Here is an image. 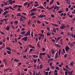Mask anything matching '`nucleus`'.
Wrapping results in <instances>:
<instances>
[{"label":"nucleus","instance_id":"f257e3e1","mask_svg":"<svg viewBox=\"0 0 75 75\" xmlns=\"http://www.w3.org/2000/svg\"><path fill=\"white\" fill-rule=\"evenodd\" d=\"M30 31L29 30L28 31V32H27L25 35L24 36H28V35H30Z\"/></svg>","mask_w":75,"mask_h":75},{"label":"nucleus","instance_id":"f03ea898","mask_svg":"<svg viewBox=\"0 0 75 75\" xmlns=\"http://www.w3.org/2000/svg\"><path fill=\"white\" fill-rule=\"evenodd\" d=\"M69 49L70 47H69V46H66L65 48V50L66 52H67V51L69 50Z\"/></svg>","mask_w":75,"mask_h":75},{"label":"nucleus","instance_id":"7ed1b4c3","mask_svg":"<svg viewBox=\"0 0 75 75\" xmlns=\"http://www.w3.org/2000/svg\"><path fill=\"white\" fill-rule=\"evenodd\" d=\"M28 38V37H25L24 38H23L22 39V40H23V41H27V40Z\"/></svg>","mask_w":75,"mask_h":75},{"label":"nucleus","instance_id":"20e7f679","mask_svg":"<svg viewBox=\"0 0 75 75\" xmlns=\"http://www.w3.org/2000/svg\"><path fill=\"white\" fill-rule=\"evenodd\" d=\"M46 16L45 15H41L40 16H38V17L39 18H43L46 17Z\"/></svg>","mask_w":75,"mask_h":75},{"label":"nucleus","instance_id":"39448f33","mask_svg":"<svg viewBox=\"0 0 75 75\" xmlns=\"http://www.w3.org/2000/svg\"><path fill=\"white\" fill-rule=\"evenodd\" d=\"M73 72H74V70H73L71 71H68V73L69 74V75H72V73H73Z\"/></svg>","mask_w":75,"mask_h":75},{"label":"nucleus","instance_id":"423d86ee","mask_svg":"<svg viewBox=\"0 0 75 75\" xmlns=\"http://www.w3.org/2000/svg\"><path fill=\"white\" fill-rule=\"evenodd\" d=\"M9 11H5L2 14V16H5V15H6V14L8 13V12H9Z\"/></svg>","mask_w":75,"mask_h":75},{"label":"nucleus","instance_id":"0eeeda50","mask_svg":"<svg viewBox=\"0 0 75 75\" xmlns=\"http://www.w3.org/2000/svg\"><path fill=\"white\" fill-rule=\"evenodd\" d=\"M58 52L57 51L55 55V59H57V58L58 57Z\"/></svg>","mask_w":75,"mask_h":75},{"label":"nucleus","instance_id":"6e6552de","mask_svg":"<svg viewBox=\"0 0 75 75\" xmlns=\"http://www.w3.org/2000/svg\"><path fill=\"white\" fill-rule=\"evenodd\" d=\"M7 61H8V60L6 59H4L3 60V62L6 64L7 62Z\"/></svg>","mask_w":75,"mask_h":75},{"label":"nucleus","instance_id":"1a4fd4ad","mask_svg":"<svg viewBox=\"0 0 75 75\" xmlns=\"http://www.w3.org/2000/svg\"><path fill=\"white\" fill-rule=\"evenodd\" d=\"M55 46H56V47H59V48H60V47H61V46L59 44H55Z\"/></svg>","mask_w":75,"mask_h":75},{"label":"nucleus","instance_id":"9d476101","mask_svg":"<svg viewBox=\"0 0 75 75\" xmlns=\"http://www.w3.org/2000/svg\"><path fill=\"white\" fill-rule=\"evenodd\" d=\"M33 58H38V56L36 55H33Z\"/></svg>","mask_w":75,"mask_h":75},{"label":"nucleus","instance_id":"9b49d317","mask_svg":"<svg viewBox=\"0 0 75 75\" xmlns=\"http://www.w3.org/2000/svg\"><path fill=\"white\" fill-rule=\"evenodd\" d=\"M51 51L52 52V53L53 54H54V53H55V50L54 49H51Z\"/></svg>","mask_w":75,"mask_h":75},{"label":"nucleus","instance_id":"f8f14e48","mask_svg":"<svg viewBox=\"0 0 75 75\" xmlns=\"http://www.w3.org/2000/svg\"><path fill=\"white\" fill-rule=\"evenodd\" d=\"M74 64V62L73 61H72V62H71L70 63V65L71 67H73Z\"/></svg>","mask_w":75,"mask_h":75},{"label":"nucleus","instance_id":"ddd939ff","mask_svg":"<svg viewBox=\"0 0 75 75\" xmlns=\"http://www.w3.org/2000/svg\"><path fill=\"white\" fill-rule=\"evenodd\" d=\"M43 67V65L42 64H40V69H41Z\"/></svg>","mask_w":75,"mask_h":75},{"label":"nucleus","instance_id":"4468645a","mask_svg":"<svg viewBox=\"0 0 75 75\" xmlns=\"http://www.w3.org/2000/svg\"><path fill=\"white\" fill-rule=\"evenodd\" d=\"M33 60L34 61V62L35 63H36L37 62V59H35L34 58H33Z\"/></svg>","mask_w":75,"mask_h":75},{"label":"nucleus","instance_id":"2eb2a0df","mask_svg":"<svg viewBox=\"0 0 75 75\" xmlns=\"http://www.w3.org/2000/svg\"><path fill=\"white\" fill-rule=\"evenodd\" d=\"M3 46H2V47L0 48V50H2V48H4V47H5V45L4 43H3Z\"/></svg>","mask_w":75,"mask_h":75},{"label":"nucleus","instance_id":"dca6fc26","mask_svg":"<svg viewBox=\"0 0 75 75\" xmlns=\"http://www.w3.org/2000/svg\"><path fill=\"white\" fill-rule=\"evenodd\" d=\"M14 62H19V61L17 59H15L14 60Z\"/></svg>","mask_w":75,"mask_h":75},{"label":"nucleus","instance_id":"f3484780","mask_svg":"<svg viewBox=\"0 0 75 75\" xmlns=\"http://www.w3.org/2000/svg\"><path fill=\"white\" fill-rule=\"evenodd\" d=\"M7 54H9V55H10V54H11V52L8 50H7Z\"/></svg>","mask_w":75,"mask_h":75},{"label":"nucleus","instance_id":"a211bd4d","mask_svg":"<svg viewBox=\"0 0 75 75\" xmlns=\"http://www.w3.org/2000/svg\"><path fill=\"white\" fill-rule=\"evenodd\" d=\"M35 15V14L34 13V12H31V14L30 15V16H34V15Z\"/></svg>","mask_w":75,"mask_h":75},{"label":"nucleus","instance_id":"6ab92c4d","mask_svg":"<svg viewBox=\"0 0 75 75\" xmlns=\"http://www.w3.org/2000/svg\"><path fill=\"white\" fill-rule=\"evenodd\" d=\"M62 38V36H61L60 37H59L57 38V42L59 41V40H60V39Z\"/></svg>","mask_w":75,"mask_h":75},{"label":"nucleus","instance_id":"aec40b11","mask_svg":"<svg viewBox=\"0 0 75 75\" xmlns=\"http://www.w3.org/2000/svg\"><path fill=\"white\" fill-rule=\"evenodd\" d=\"M31 12H33V11H36V8H34L33 9H32V10H31L30 11Z\"/></svg>","mask_w":75,"mask_h":75},{"label":"nucleus","instance_id":"412c9836","mask_svg":"<svg viewBox=\"0 0 75 75\" xmlns=\"http://www.w3.org/2000/svg\"><path fill=\"white\" fill-rule=\"evenodd\" d=\"M6 50H9V51H11V48L9 47H6Z\"/></svg>","mask_w":75,"mask_h":75},{"label":"nucleus","instance_id":"4be33fe9","mask_svg":"<svg viewBox=\"0 0 75 75\" xmlns=\"http://www.w3.org/2000/svg\"><path fill=\"white\" fill-rule=\"evenodd\" d=\"M9 29H10L9 27L8 26H7L6 28V30H9Z\"/></svg>","mask_w":75,"mask_h":75},{"label":"nucleus","instance_id":"5701e85b","mask_svg":"<svg viewBox=\"0 0 75 75\" xmlns=\"http://www.w3.org/2000/svg\"><path fill=\"white\" fill-rule=\"evenodd\" d=\"M53 31L54 33H56V29L55 28H54L53 29Z\"/></svg>","mask_w":75,"mask_h":75},{"label":"nucleus","instance_id":"b1692460","mask_svg":"<svg viewBox=\"0 0 75 75\" xmlns=\"http://www.w3.org/2000/svg\"><path fill=\"white\" fill-rule=\"evenodd\" d=\"M28 4V2H26L24 3V4H23V5L24 6H25L27 5Z\"/></svg>","mask_w":75,"mask_h":75},{"label":"nucleus","instance_id":"393cba45","mask_svg":"<svg viewBox=\"0 0 75 75\" xmlns=\"http://www.w3.org/2000/svg\"><path fill=\"white\" fill-rule=\"evenodd\" d=\"M56 69L57 70H59V67H57V66L56 67Z\"/></svg>","mask_w":75,"mask_h":75},{"label":"nucleus","instance_id":"a878e982","mask_svg":"<svg viewBox=\"0 0 75 75\" xmlns=\"http://www.w3.org/2000/svg\"><path fill=\"white\" fill-rule=\"evenodd\" d=\"M61 49H60L59 50V55H60L61 54Z\"/></svg>","mask_w":75,"mask_h":75},{"label":"nucleus","instance_id":"bb28decb","mask_svg":"<svg viewBox=\"0 0 75 75\" xmlns=\"http://www.w3.org/2000/svg\"><path fill=\"white\" fill-rule=\"evenodd\" d=\"M37 47H40V45L39 44V42H38L37 44Z\"/></svg>","mask_w":75,"mask_h":75},{"label":"nucleus","instance_id":"cd10ccee","mask_svg":"<svg viewBox=\"0 0 75 75\" xmlns=\"http://www.w3.org/2000/svg\"><path fill=\"white\" fill-rule=\"evenodd\" d=\"M18 23V21H14V24H17Z\"/></svg>","mask_w":75,"mask_h":75},{"label":"nucleus","instance_id":"c85d7f7f","mask_svg":"<svg viewBox=\"0 0 75 75\" xmlns=\"http://www.w3.org/2000/svg\"><path fill=\"white\" fill-rule=\"evenodd\" d=\"M46 53H40V55H46Z\"/></svg>","mask_w":75,"mask_h":75},{"label":"nucleus","instance_id":"c756f323","mask_svg":"<svg viewBox=\"0 0 75 75\" xmlns=\"http://www.w3.org/2000/svg\"><path fill=\"white\" fill-rule=\"evenodd\" d=\"M51 41H52V42H54V43H55V42L56 40H55L54 39H51Z\"/></svg>","mask_w":75,"mask_h":75},{"label":"nucleus","instance_id":"7c9ffc66","mask_svg":"<svg viewBox=\"0 0 75 75\" xmlns=\"http://www.w3.org/2000/svg\"><path fill=\"white\" fill-rule=\"evenodd\" d=\"M16 16H21V13H17L16 14Z\"/></svg>","mask_w":75,"mask_h":75},{"label":"nucleus","instance_id":"2f4dec72","mask_svg":"<svg viewBox=\"0 0 75 75\" xmlns=\"http://www.w3.org/2000/svg\"><path fill=\"white\" fill-rule=\"evenodd\" d=\"M54 1V0H52L51 1V2L50 3V4H52V3H53Z\"/></svg>","mask_w":75,"mask_h":75},{"label":"nucleus","instance_id":"473e14b6","mask_svg":"<svg viewBox=\"0 0 75 75\" xmlns=\"http://www.w3.org/2000/svg\"><path fill=\"white\" fill-rule=\"evenodd\" d=\"M34 51V50H33L32 49H30V50L29 51V52H32V51Z\"/></svg>","mask_w":75,"mask_h":75},{"label":"nucleus","instance_id":"72a5a7b5","mask_svg":"<svg viewBox=\"0 0 75 75\" xmlns=\"http://www.w3.org/2000/svg\"><path fill=\"white\" fill-rule=\"evenodd\" d=\"M0 33H1V34L3 35H4L5 36V35L4 34V33L1 31H0Z\"/></svg>","mask_w":75,"mask_h":75},{"label":"nucleus","instance_id":"f704fd0d","mask_svg":"<svg viewBox=\"0 0 75 75\" xmlns=\"http://www.w3.org/2000/svg\"><path fill=\"white\" fill-rule=\"evenodd\" d=\"M62 51H63V53L64 54H65V53H66L65 50L64 49H62Z\"/></svg>","mask_w":75,"mask_h":75},{"label":"nucleus","instance_id":"c9c22d12","mask_svg":"<svg viewBox=\"0 0 75 75\" xmlns=\"http://www.w3.org/2000/svg\"><path fill=\"white\" fill-rule=\"evenodd\" d=\"M47 29L49 32L50 31V30L49 27L47 28Z\"/></svg>","mask_w":75,"mask_h":75},{"label":"nucleus","instance_id":"e433bc0d","mask_svg":"<svg viewBox=\"0 0 75 75\" xmlns=\"http://www.w3.org/2000/svg\"><path fill=\"white\" fill-rule=\"evenodd\" d=\"M40 35L41 36V37H44V35L42 34H41Z\"/></svg>","mask_w":75,"mask_h":75},{"label":"nucleus","instance_id":"4c0bfd02","mask_svg":"<svg viewBox=\"0 0 75 75\" xmlns=\"http://www.w3.org/2000/svg\"><path fill=\"white\" fill-rule=\"evenodd\" d=\"M25 33V31H22L21 32V33L22 34L24 35V34Z\"/></svg>","mask_w":75,"mask_h":75},{"label":"nucleus","instance_id":"58836bf2","mask_svg":"<svg viewBox=\"0 0 75 75\" xmlns=\"http://www.w3.org/2000/svg\"><path fill=\"white\" fill-rule=\"evenodd\" d=\"M18 6V5H15V6H13V8H16V7Z\"/></svg>","mask_w":75,"mask_h":75},{"label":"nucleus","instance_id":"ea45409f","mask_svg":"<svg viewBox=\"0 0 75 75\" xmlns=\"http://www.w3.org/2000/svg\"><path fill=\"white\" fill-rule=\"evenodd\" d=\"M33 32H31V37L33 38Z\"/></svg>","mask_w":75,"mask_h":75},{"label":"nucleus","instance_id":"a19ab883","mask_svg":"<svg viewBox=\"0 0 75 75\" xmlns=\"http://www.w3.org/2000/svg\"><path fill=\"white\" fill-rule=\"evenodd\" d=\"M18 43H19V44H20V45H22V43L20 42H18Z\"/></svg>","mask_w":75,"mask_h":75},{"label":"nucleus","instance_id":"79ce46f5","mask_svg":"<svg viewBox=\"0 0 75 75\" xmlns=\"http://www.w3.org/2000/svg\"><path fill=\"white\" fill-rule=\"evenodd\" d=\"M58 72V71L57 70H55L54 71V74L57 73Z\"/></svg>","mask_w":75,"mask_h":75},{"label":"nucleus","instance_id":"37998d69","mask_svg":"<svg viewBox=\"0 0 75 75\" xmlns=\"http://www.w3.org/2000/svg\"><path fill=\"white\" fill-rule=\"evenodd\" d=\"M48 71L46 72V73H45V75H48Z\"/></svg>","mask_w":75,"mask_h":75},{"label":"nucleus","instance_id":"c03bdc74","mask_svg":"<svg viewBox=\"0 0 75 75\" xmlns=\"http://www.w3.org/2000/svg\"><path fill=\"white\" fill-rule=\"evenodd\" d=\"M65 75H68V72L67 71H65L64 72Z\"/></svg>","mask_w":75,"mask_h":75},{"label":"nucleus","instance_id":"a18cd8bd","mask_svg":"<svg viewBox=\"0 0 75 75\" xmlns=\"http://www.w3.org/2000/svg\"><path fill=\"white\" fill-rule=\"evenodd\" d=\"M28 51V49L26 48L25 49V51H24V52H26Z\"/></svg>","mask_w":75,"mask_h":75},{"label":"nucleus","instance_id":"49530a36","mask_svg":"<svg viewBox=\"0 0 75 75\" xmlns=\"http://www.w3.org/2000/svg\"><path fill=\"white\" fill-rule=\"evenodd\" d=\"M50 68H48L47 69H46L45 70V71H50Z\"/></svg>","mask_w":75,"mask_h":75},{"label":"nucleus","instance_id":"de8ad7c7","mask_svg":"<svg viewBox=\"0 0 75 75\" xmlns=\"http://www.w3.org/2000/svg\"><path fill=\"white\" fill-rule=\"evenodd\" d=\"M4 66V65H1L0 66V67L2 68Z\"/></svg>","mask_w":75,"mask_h":75},{"label":"nucleus","instance_id":"09e8293b","mask_svg":"<svg viewBox=\"0 0 75 75\" xmlns=\"http://www.w3.org/2000/svg\"><path fill=\"white\" fill-rule=\"evenodd\" d=\"M40 8H41V9H45V8H44V7H43V6H40Z\"/></svg>","mask_w":75,"mask_h":75},{"label":"nucleus","instance_id":"8fccbe9b","mask_svg":"<svg viewBox=\"0 0 75 75\" xmlns=\"http://www.w3.org/2000/svg\"><path fill=\"white\" fill-rule=\"evenodd\" d=\"M18 6V8H21L22 7V6L20 5H19Z\"/></svg>","mask_w":75,"mask_h":75},{"label":"nucleus","instance_id":"3c124183","mask_svg":"<svg viewBox=\"0 0 75 75\" xmlns=\"http://www.w3.org/2000/svg\"><path fill=\"white\" fill-rule=\"evenodd\" d=\"M65 25H64V24H62V26L64 28L65 27Z\"/></svg>","mask_w":75,"mask_h":75},{"label":"nucleus","instance_id":"603ef678","mask_svg":"<svg viewBox=\"0 0 75 75\" xmlns=\"http://www.w3.org/2000/svg\"><path fill=\"white\" fill-rule=\"evenodd\" d=\"M28 70V69H27V68L25 69H24V71H27Z\"/></svg>","mask_w":75,"mask_h":75},{"label":"nucleus","instance_id":"864d4df0","mask_svg":"<svg viewBox=\"0 0 75 75\" xmlns=\"http://www.w3.org/2000/svg\"><path fill=\"white\" fill-rule=\"evenodd\" d=\"M3 3H4V4H5L6 6L7 5V4L6 3V2L5 1L3 2Z\"/></svg>","mask_w":75,"mask_h":75},{"label":"nucleus","instance_id":"5fc2aeb1","mask_svg":"<svg viewBox=\"0 0 75 75\" xmlns=\"http://www.w3.org/2000/svg\"><path fill=\"white\" fill-rule=\"evenodd\" d=\"M74 33H71V34L70 35L72 36V37L73 38V37L74 36Z\"/></svg>","mask_w":75,"mask_h":75},{"label":"nucleus","instance_id":"6e6d98bb","mask_svg":"<svg viewBox=\"0 0 75 75\" xmlns=\"http://www.w3.org/2000/svg\"><path fill=\"white\" fill-rule=\"evenodd\" d=\"M30 3L28 4V6L27 7V8H28L30 6Z\"/></svg>","mask_w":75,"mask_h":75},{"label":"nucleus","instance_id":"4d7b16f0","mask_svg":"<svg viewBox=\"0 0 75 75\" xmlns=\"http://www.w3.org/2000/svg\"><path fill=\"white\" fill-rule=\"evenodd\" d=\"M21 62L18 63V66H20L21 65Z\"/></svg>","mask_w":75,"mask_h":75},{"label":"nucleus","instance_id":"13d9d810","mask_svg":"<svg viewBox=\"0 0 75 75\" xmlns=\"http://www.w3.org/2000/svg\"><path fill=\"white\" fill-rule=\"evenodd\" d=\"M47 56H48V58H51V57L50 55H47Z\"/></svg>","mask_w":75,"mask_h":75},{"label":"nucleus","instance_id":"bf43d9fd","mask_svg":"<svg viewBox=\"0 0 75 75\" xmlns=\"http://www.w3.org/2000/svg\"><path fill=\"white\" fill-rule=\"evenodd\" d=\"M60 29H64V28L62 26L60 27Z\"/></svg>","mask_w":75,"mask_h":75},{"label":"nucleus","instance_id":"052dcab7","mask_svg":"<svg viewBox=\"0 0 75 75\" xmlns=\"http://www.w3.org/2000/svg\"><path fill=\"white\" fill-rule=\"evenodd\" d=\"M3 44V42L2 41H0V45H2Z\"/></svg>","mask_w":75,"mask_h":75},{"label":"nucleus","instance_id":"680f3d73","mask_svg":"<svg viewBox=\"0 0 75 75\" xmlns=\"http://www.w3.org/2000/svg\"><path fill=\"white\" fill-rule=\"evenodd\" d=\"M42 51H45V49L44 48H42Z\"/></svg>","mask_w":75,"mask_h":75},{"label":"nucleus","instance_id":"e2e57ef3","mask_svg":"<svg viewBox=\"0 0 75 75\" xmlns=\"http://www.w3.org/2000/svg\"><path fill=\"white\" fill-rule=\"evenodd\" d=\"M14 15L13 14L11 15V17L12 18H13L14 17Z\"/></svg>","mask_w":75,"mask_h":75},{"label":"nucleus","instance_id":"0e129e2a","mask_svg":"<svg viewBox=\"0 0 75 75\" xmlns=\"http://www.w3.org/2000/svg\"><path fill=\"white\" fill-rule=\"evenodd\" d=\"M39 5L38 4H36V5H34V6L36 7L37 6H39Z\"/></svg>","mask_w":75,"mask_h":75},{"label":"nucleus","instance_id":"69168bd1","mask_svg":"<svg viewBox=\"0 0 75 75\" xmlns=\"http://www.w3.org/2000/svg\"><path fill=\"white\" fill-rule=\"evenodd\" d=\"M63 12V11H59L58 12V13H62Z\"/></svg>","mask_w":75,"mask_h":75},{"label":"nucleus","instance_id":"338daca9","mask_svg":"<svg viewBox=\"0 0 75 75\" xmlns=\"http://www.w3.org/2000/svg\"><path fill=\"white\" fill-rule=\"evenodd\" d=\"M57 5L59 6L60 5V4H59V2L58 1H57Z\"/></svg>","mask_w":75,"mask_h":75},{"label":"nucleus","instance_id":"774afa93","mask_svg":"<svg viewBox=\"0 0 75 75\" xmlns=\"http://www.w3.org/2000/svg\"><path fill=\"white\" fill-rule=\"evenodd\" d=\"M22 13L24 15H27V14L23 12V13Z\"/></svg>","mask_w":75,"mask_h":75}]
</instances>
